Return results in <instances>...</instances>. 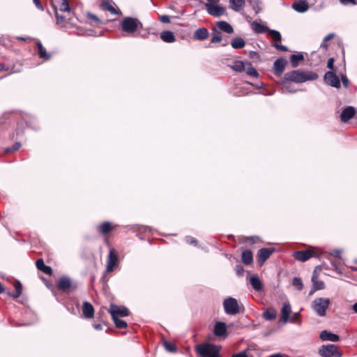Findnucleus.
<instances>
[{"label": "nucleus", "mask_w": 357, "mask_h": 357, "mask_svg": "<svg viewBox=\"0 0 357 357\" xmlns=\"http://www.w3.org/2000/svg\"><path fill=\"white\" fill-rule=\"evenodd\" d=\"M284 77L286 81L303 83L307 81L315 80L318 78V75L312 71L303 72L296 70L286 73Z\"/></svg>", "instance_id": "obj_1"}, {"label": "nucleus", "mask_w": 357, "mask_h": 357, "mask_svg": "<svg viewBox=\"0 0 357 357\" xmlns=\"http://www.w3.org/2000/svg\"><path fill=\"white\" fill-rule=\"evenodd\" d=\"M196 349L202 357H220L219 354L220 347L214 344H200Z\"/></svg>", "instance_id": "obj_2"}, {"label": "nucleus", "mask_w": 357, "mask_h": 357, "mask_svg": "<svg viewBox=\"0 0 357 357\" xmlns=\"http://www.w3.org/2000/svg\"><path fill=\"white\" fill-rule=\"evenodd\" d=\"M330 303L331 300L328 298H317L312 302L311 307L318 316L324 317Z\"/></svg>", "instance_id": "obj_3"}, {"label": "nucleus", "mask_w": 357, "mask_h": 357, "mask_svg": "<svg viewBox=\"0 0 357 357\" xmlns=\"http://www.w3.org/2000/svg\"><path fill=\"white\" fill-rule=\"evenodd\" d=\"M121 26L124 32L132 34L141 27L142 24L137 18L126 17L121 21Z\"/></svg>", "instance_id": "obj_4"}, {"label": "nucleus", "mask_w": 357, "mask_h": 357, "mask_svg": "<svg viewBox=\"0 0 357 357\" xmlns=\"http://www.w3.org/2000/svg\"><path fill=\"white\" fill-rule=\"evenodd\" d=\"M223 306L225 313L229 315H235L243 310V307L232 297L226 298L223 302Z\"/></svg>", "instance_id": "obj_5"}, {"label": "nucleus", "mask_w": 357, "mask_h": 357, "mask_svg": "<svg viewBox=\"0 0 357 357\" xmlns=\"http://www.w3.org/2000/svg\"><path fill=\"white\" fill-rule=\"evenodd\" d=\"M322 357H341L342 354L335 344L323 345L319 350Z\"/></svg>", "instance_id": "obj_6"}, {"label": "nucleus", "mask_w": 357, "mask_h": 357, "mask_svg": "<svg viewBox=\"0 0 357 357\" xmlns=\"http://www.w3.org/2000/svg\"><path fill=\"white\" fill-rule=\"evenodd\" d=\"M205 7L207 12L213 17H220L225 13V8L218 3H206Z\"/></svg>", "instance_id": "obj_7"}, {"label": "nucleus", "mask_w": 357, "mask_h": 357, "mask_svg": "<svg viewBox=\"0 0 357 357\" xmlns=\"http://www.w3.org/2000/svg\"><path fill=\"white\" fill-rule=\"evenodd\" d=\"M112 318H119L124 317L129 315V311L128 308L123 306H117L115 305H111L110 309L109 310Z\"/></svg>", "instance_id": "obj_8"}, {"label": "nucleus", "mask_w": 357, "mask_h": 357, "mask_svg": "<svg viewBox=\"0 0 357 357\" xmlns=\"http://www.w3.org/2000/svg\"><path fill=\"white\" fill-rule=\"evenodd\" d=\"M118 261V255L117 252L114 249H111L109 250L107 260V266L106 271L109 273L114 270V266L117 264Z\"/></svg>", "instance_id": "obj_9"}, {"label": "nucleus", "mask_w": 357, "mask_h": 357, "mask_svg": "<svg viewBox=\"0 0 357 357\" xmlns=\"http://www.w3.org/2000/svg\"><path fill=\"white\" fill-rule=\"evenodd\" d=\"M325 82L330 86L340 88V81L339 77L332 71L327 72L324 75Z\"/></svg>", "instance_id": "obj_10"}, {"label": "nucleus", "mask_w": 357, "mask_h": 357, "mask_svg": "<svg viewBox=\"0 0 357 357\" xmlns=\"http://www.w3.org/2000/svg\"><path fill=\"white\" fill-rule=\"evenodd\" d=\"M314 255V252L312 250H307L303 251L295 252L293 255L294 257L300 261H306Z\"/></svg>", "instance_id": "obj_11"}, {"label": "nucleus", "mask_w": 357, "mask_h": 357, "mask_svg": "<svg viewBox=\"0 0 357 357\" xmlns=\"http://www.w3.org/2000/svg\"><path fill=\"white\" fill-rule=\"evenodd\" d=\"M356 114V109L352 106H347L342 110L340 114V119L343 122H347Z\"/></svg>", "instance_id": "obj_12"}, {"label": "nucleus", "mask_w": 357, "mask_h": 357, "mask_svg": "<svg viewBox=\"0 0 357 357\" xmlns=\"http://www.w3.org/2000/svg\"><path fill=\"white\" fill-rule=\"evenodd\" d=\"M292 8L298 13H305L309 9L306 0H296L292 4Z\"/></svg>", "instance_id": "obj_13"}, {"label": "nucleus", "mask_w": 357, "mask_h": 357, "mask_svg": "<svg viewBox=\"0 0 357 357\" xmlns=\"http://www.w3.org/2000/svg\"><path fill=\"white\" fill-rule=\"evenodd\" d=\"M291 312V307L289 302L283 303L281 309V318L280 321L283 323L289 321V317Z\"/></svg>", "instance_id": "obj_14"}, {"label": "nucleus", "mask_w": 357, "mask_h": 357, "mask_svg": "<svg viewBox=\"0 0 357 357\" xmlns=\"http://www.w3.org/2000/svg\"><path fill=\"white\" fill-rule=\"evenodd\" d=\"M319 337L322 341H330L336 342L340 340V337L337 335L329 332L328 331H321L319 335Z\"/></svg>", "instance_id": "obj_15"}, {"label": "nucleus", "mask_w": 357, "mask_h": 357, "mask_svg": "<svg viewBox=\"0 0 357 357\" xmlns=\"http://www.w3.org/2000/svg\"><path fill=\"white\" fill-rule=\"evenodd\" d=\"M273 248H261L258 251V261L259 263L263 264L267 260L271 254L273 252Z\"/></svg>", "instance_id": "obj_16"}, {"label": "nucleus", "mask_w": 357, "mask_h": 357, "mask_svg": "<svg viewBox=\"0 0 357 357\" xmlns=\"http://www.w3.org/2000/svg\"><path fill=\"white\" fill-rule=\"evenodd\" d=\"M287 63V62L284 59L281 58L277 59L273 64L275 74L280 75L283 73Z\"/></svg>", "instance_id": "obj_17"}, {"label": "nucleus", "mask_w": 357, "mask_h": 357, "mask_svg": "<svg viewBox=\"0 0 357 357\" xmlns=\"http://www.w3.org/2000/svg\"><path fill=\"white\" fill-rule=\"evenodd\" d=\"M214 334L217 337L225 336L227 334V326L225 323L218 321L214 326Z\"/></svg>", "instance_id": "obj_18"}, {"label": "nucleus", "mask_w": 357, "mask_h": 357, "mask_svg": "<svg viewBox=\"0 0 357 357\" xmlns=\"http://www.w3.org/2000/svg\"><path fill=\"white\" fill-rule=\"evenodd\" d=\"M83 315L87 318L91 319L94 314V308L93 305L88 301H84L82 306Z\"/></svg>", "instance_id": "obj_19"}, {"label": "nucleus", "mask_w": 357, "mask_h": 357, "mask_svg": "<svg viewBox=\"0 0 357 357\" xmlns=\"http://www.w3.org/2000/svg\"><path fill=\"white\" fill-rule=\"evenodd\" d=\"M208 36L209 32L206 28H199L194 32L193 34L194 38L198 40H204L207 39Z\"/></svg>", "instance_id": "obj_20"}, {"label": "nucleus", "mask_w": 357, "mask_h": 357, "mask_svg": "<svg viewBox=\"0 0 357 357\" xmlns=\"http://www.w3.org/2000/svg\"><path fill=\"white\" fill-rule=\"evenodd\" d=\"M100 8L102 10L109 11L114 15L118 13L117 10L115 8V3L112 1H103L100 4Z\"/></svg>", "instance_id": "obj_21"}, {"label": "nucleus", "mask_w": 357, "mask_h": 357, "mask_svg": "<svg viewBox=\"0 0 357 357\" xmlns=\"http://www.w3.org/2000/svg\"><path fill=\"white\" fill-rule=\"evenodd\" d=\"M97 229L100 234L106 235L114 229V226L109 222H104L99 225Z\"/></svg>", "instance_id": "obj_22"}, {"label": "nucleus", "mask_w": 357, "mask_h": 357, "mask_svg": "<svg viewBox=\"0 0 357 357\" xmlns=\"http://www.w3.org/2000/svg\"><path fill=\"white\" fill-rule=\"evenodd\" d=\"M216 26L220 30H221L227 33H232L234 32L233 27L231 26L230 24H229L228 22H227L225 21L217 22Z\"/></svg>", "instance_id": "obj_23"}, {"label": "nucleus", "mask_w": 357, "mask_h": 357, "mask_svg": "<svg viewBox=\"0 0 357 357\" xmlns=\"http://www.w3.org/2000/svg\"><path fill=\"white\" fill-rule=\"evenodd\" d=\"M160 38L162 41L168 43H173L176 40L174 33L171 31H164L160 33Z\"/></svg>", "instance_id": "obj_24"}, {"label": "nucleus", "mask_w": 357, "mask_h": 357, "mask_svg": "<svg viewBox=\"0 0 357 357\" xmlns=\"http://www.w3.org/2000/svg\"><path fill=\"white\" fill-rule=\"evenodd\" d=\"M58 288L60 290L65 291L68 289L71 285V281L70 278L67 277H61L58 281Z\"/></svg>", "instance_id": "obj_25"}, {"label": "nucleus", "mask_w": 357, "mask_h": 357, "mask_svg": "<svg viewBox=\"0 0 357 357\" xmlns=\"http://www.w3.org/2000/svg\"><path fill=\"white\" fill-rule=\"evenodd\" d=\"M36 45L38 49V54L41 59L49 60L51 58V54L47 53L45 48L43 46L40 41H37Z\"/></svg>", "instance_id": "obj_26"}, {"label": "nucleus", "mask_w": 357, "mask_h": 357, "mask_svg": "<svg viewBox=\"0 0 357 357\" xmlns=\"http://www.w3.org/2000/svg\"><path fill=\"white\" fill-rule=\"evenodd\" d=\"M250 284L255 291H261L263 289V284L258 276L254 275L250 278Z\"/></svg>", "instance_id": "obj_27"}, {"label": "nucleus", "mask_w": 357, "mask_h": 357, "mask_svg": "<svg viewBox=\"0 0 357 357\" xmlns=\"http://www.w3.org/2000/svg\"><path fill=\"white\" fill-rule=\"evenodd\" d=\"M230 7L234 11H240L245 6V0H229Z\"/></svg>", "instance_id": "obj_28"}, {"label": "nucleus", "mask_w": 357, "mask_h": 357, "mask_svg": "<svg viewBox=\"0 0 357 357\" xmlns=\"http://www.w3.org/2000/svg\"><path fill=\"white\" fill-rule=\"evenodd\" d=\"M36 265L38 270L44 272L45 273L48 275L52 273L51 267L46 266L42 259H38L36 262Z\"/></svg>", "instance_id": "obj_29"}, {"label": "nucleus", "mask_w": 357, "mask_h": 357, "mask_svg": "<svg viewBox=\"0 0 357 357\" xmlns=\"http://www.w3.org/2000/svg\"><path fill=\"white\" fill-rule=\"evenodd\" d=\"M251 26L253 31L258 33H262L268 31V28L266 25L256 21L252 22Z\"/></svg>", "instance_id": "obj_30"}, {"label": "nucleus", "mask_w": 357, "mask_h": 357, "mask_svg": "<svg viewBox=\"0 0 357 357\" xmlns=\"http://www.w3.org/2000/svg\"><path fill=\"white\" fill-rule=\"evenodd\" d=\"M231 45L234 49H241L245 47V42L241 37H236L231 40Z\"/></svg>", "instance_id": "obj_31"}, {"label": "nucleus", "mask_w": 357, "mask_h": 357, "mask_svg": "<svg viewBox=\"0 0 357 357\" xmlns=\"http://www.w3.org/2000/svg\"><path fill=\"white\" fill-rule=\"evenodd\" d=\"M252 261H253L252 252L249 250H244L242 252V261L245 264L249 265L252 262Z\"/></svg>", "instance_id": "obj_32"}, {"label": "nucleus", "mask_w": 357, "mask_h": 357, "mask_svg": "<svg viewBox=\"0 0 357 357\" xmlns=\"http://www.w3.org/2000/svg\"><path fill=\"white\" fill-rule=\"evenodd\" d=\"M312 281L313 283V288L310 291V294L317 290L323 289L324 288V283L322 281L317 280L316 276L314 275L312 278Z\"/></svg>", "instance_id": "obj_33"}, {"label": "nucleus", "mask_w": 357, "mask_h": 357, "mask_svg": "<svg viewBox=\"0 0 357 357\" xmlns=\"http://www.w3.org/2000/svg\"><path fill=\"white\" fill-rule=\"evenodd\" d=\"M304 60V56L302 54H292L290 56V61L293 67H296L298 63Z\"/></svg>", "instance_id": "obj_34"}, {"label": "nucleus", "mask_w": 357, "mask_h": 357, "mask_svg": "<svg viewBox=\"0 0 357 357\" xmlns=\"http://www.w3.org/2000/svg\"><path fill=\"white\" fill-rule=\"evenodd\" d=\"M276 317V312L273 309H268L264 312V318L266 320L271 321Z\"/></svg>", "instance_id": "obj_35"}, {"label": "nucleus", "mask_w": 357, "mask_h": 357, "mask_svg": "<svg viewBox=\"0 0 357 357\" xmlns=\"http://www.w3.org/2000/svg\"><path fill=\"white\" fill-rule=\"evenodd\" d=\"M268 35L271 36V38L273 40H274L277 42L281 41L282 36L279 31H278L276 30H273V29H268Z\"/></svg>", "instance_id": "obj_36"}, {"label": "nucleus", "mask_w": 357, "mask_h": 357, "mask_svg": "<svg viewBox=\"0 0 357 357\" xmlns=\"http://www.w3.org/2000/svg\"><path fill=\"white\" fill-rule=\"evenodd\" d=\"M231 68L237 72H242L245 69V64L241 61H236L231 66Z\"/></svg>", "instance_id": "obj_37"}, {"label": "nucleus", "mask_w": 357, "mask_h": 357, "mask_svg": "<svg viewBox=\"0 0 357 357\" xmlns=\"http://www.w3.org/2000/svg\"><path fill=\"white\" fill-rule=\"evenodd\" d=\"M59 10L68 13L70 11V8L67 0H60Z\"/></svg>", "instance_id": "obj_38"}, {"label": "nucleus", "mask_w": 357, "mask_h": 357, "mask_svg": "<svg viewBox=\"0 0 357 357\" xmlns=\"http://www.w3.org/2000/svg\"><path fill=\"white\" fill-rule=\"evenodd\" d=\"M222 40V34L215 29H213V36L211 38V43L220 42Z\"/></svg>", "instance_id": "obj_39"}, {"label": "nucleus", "mask_w": 357, "mask_h": 357, "mask_svg": "<svg viewBox=\"0 0 357 357\" xmlns=\"http://www.w3.org/2000/svg\"><path fill=\"white\" fill-rule=\"evenodd\" d=\"M248 67L246 68V73L248 75L257 77L259 76V73H257V70L252 66L251 63H248Z\"/></svg>", "instance_id": "obj_40"}, {"label": "nucleus", "mask_w": 357, "mask_h": 357, "mask_svg": "<svg viewBox=\"0 0 357 357\" xmlns=\"http://www.w3.org/2000/svg\"><path fill=\"white\" fill-rule=\"evenodd\" d=\"M15 293H13L11 294V296L15 298H17L18 297H20V296L22 294V284L19 282H17L15 285Z\"/></svg>", "instance_id": "obj_41"}, {"label": "nucleus", "mask_w": 357, "mask_h": 357, "mask_svg": "<svg viewBox=\"0 0 357 357\" xmlns=\"http://www.w3.org/2000/svg\"><path fill=\"white\" fill-rule=\"evenodd\" d=\"M335 37V34L331 33H329L326 36L324 37V38L323 39V41L322 43H321V45L320 47L324 49V50H326L328 48V45H327V43L329 40Z\"/></svg>", "instance_id": "obj_42"}, {"label": "nucleus", "mask_w": 357, "mask_h": 357, "mask_svg": "<svg viewBox=\"0 0 357 357\" xmlns=\"http://www.w3.org/2000/svg\"><path fill=\"white\" fill-rule=\"evenodd\" d=\"M112 319L115 324V326L119 328H125L128 326L125 321L120 319L119 318H112Z\"/></svg>", "instance_id": "obj_43"}, {"label": "nucleus", "mask_w": 357, "mask_h": 357, "mask_svg": "<svg viewBox=\"0 0 357 357\" xmlns=\"http://www.w3.org/2000/svg\"><path fill=\"white\" fill-rule=\"evenodd\" d=\"M296 90H293L291 88V84L289 83H284L282 88H281V92L282 93H295Z\"/></svg>", "instance_id": "obj_44"}, {"label": "nucleus", "mask_w": 357, "mask_h": 357, "mask_svg": "<svg viewBox=\"0 0 357 357\" xmlns=\"http://www.w3.org/2000/svg\"><path fill=\"white\" fill-rule=\"evenodd\" d=\"M163 347L169 352H175L176 351V347L168 341L163 342Z\"/></svg>", "instance_id": "obj_45"}, {"label": "nucleus", "mask_w": 357, "mask_h": 357, "mask_svg": "<svg viewBox=\"0 0 357 357\" xmlns=\"http://www.w3.org/2000/svg\"><path fill=\"white\" fill-rule=\"evenodd\" d=\"M292 284L299 291L303 287L302 280L300 278H294L292 280Z\"/></svg>", "instance_id": "obj_46"}, {"label": "nucleus", "mask_w": 357, "mask_h": 357, "mask_svg": "<svg viewBox=\"0 0 357 357\" xmlns=\"http://www.w3.org/2000/svg\"><path fill=\"white\" fill-rule=\"evenodd\" d=\"M87 17L89 20L93 21L91 22L92 25H98L101 22V20L96 15L93 13H88Z\"/></svg>", "instance_id": "obj_47"}, {"label": "nucleus", "mask_w": 357, "mask_h": 357, "mask_svg": "<svg viewBox=\"0 0 357 357\" xmlns=\"http://www.w3.org/2000/svg\"><path fill=\"white\" fill-rule=\"evenodd\" d=\"M55 16H56L57 24H62L64 22L65 17L63 15H59L58 13L56 8H55Z\"/></svg>", "instance_id": "obj_48"}, {"label": "nucleus", "mask_w": 357, "mask_h": 357, "mask_svg": "<svg viewBox=\"0 0 357 357\" xmlns=\"http://www.w3.org/2000/svg\"><path fill=\"white\" fill-rule=\"evenodd\" d=\"M300 312H295L291 317H289V321L291 323H297L300 317Z\"/></svg>", "instance_id": "obj_49"}, {"label": "nucleus", "mask_w": 357, "mask_h": 357, "mask_svg": "<svg viewBox=\"0 0 357 357\" xmlns=\"http://www.w3.org/2000/svg\"><path fill=\"white\" fill-rule=\"evenodd\" d=\"M339 1L344 6L356 5L357 4V2L356 0H339Z\"/></svg>", "instance_id": "obj_50"}, {"label": "nucleus", "mask_w": 357, "mask_h": 357, "mask_svg": "<svg viewBox=\"0 0 357 357\" xmlns=\"http://www.w3.org/2000/svg\"><path fill=\"white\" fill-rule=\"evenodd\" d=\"M21 146V144L20 142H16L11 148H8L7 149L8 152L10 151H17Z\"/></svg>", "instance_id": "obj_51"}, {"label": "nucleus", "mask_w": 357, "mask_h": 357, "mask_svg": "<svg viewBox=\"0 0 357 357\" xmlns=\"http://www.w3.org/2000/svg\"><path fill=\"white\" fill-rule=\"evenodd\" d=\"M235 270H236V274L238 275H243V273L244 272V268L241 265H236Z\"/></svg>", "instance_id": "obj_52"}, {"label": "nucleus", "mask_w": 357, "mask_h": 357, "mask_svg": "<svg viewBox=\"0 0 357 357\" xmlns=\"http://www.w3.org/2000/svg\"><path fill=\"white\" fill-rule=\"evenodd\" d=\"M277 50H279L282 52H287L288 51V48L287 47L284 46V45H280V44H275L273 45Z\"/></svg>", "instance_id": "obj_53"}, {"label": "nucleus", "mask_w": 357, "mask_h": 357, "mask_svg": "<svg viewBox=\"0 0 357 357\" xmlns=\"http://www.w3.org/2000/svg\"><path fill=\"white\" fill-rule=\"evenodd\" d=\"M159 20L162 23H169L170 22L169 17L167 15H161Z\"/></svg>", "instance_id": "obj_54"}, {"label": "nucleus", "mask_w": 357, "mask_h": 357, "mask_svg": "<svg viewBox=\"0 0 357 357\" xmlns=\"http://www.w3.org/2000/svg\"><path fill=\"white\" fill-rule=\"evenodd\" d=\"M33 3L36 5V6L40 10H43V6L42 3H40V0H33Z\"/></svg>", "instance_id": "obj_55"}, {"label": "nucleus", "mask_w": 357, "mask_h": 357, "mask_svg": "<svg viewBox=\"0 0 357 357\" xmlns=\"http://www.w3.org/2000/svg\"><path fill=\"white\" fill-rule=\"evenodd\" d=\"M341 253H342V252L340 250H335L331 252V255L335 257L340 258Z\"/></svg>", "instance_id": "obj_56"}, {"label": "nucleus", "mask_w": 357, "mask_h": 357, "mask_svg": "<svg viewBox=\"0 0 357 357\" xmlns=\"http://www.w3.org/2000/svg\"><path fill=\"white\" fill-rule=\"evenodd\" d=\"M333 63H334V59L330 58L327 62V67L331 70L333 69V67H334Z\"/></svg>", "instance_id": "obj_57"}, {"label": "nucleus", "mask_w": 357, "mask_h": 357, "mask_svg": "<svg viewBox=\"0 0 357 357\" xmlns=\"http://www.w3.org/2000/svg\"><path fill=\"white\" fill-rule=\"evenodd\" d=\"M342 84H343L344 86L347 88L349 86V79H347V77L345 75H343L342 77Z\"/></svg>", "instance_id": "obj_58"}, {"label": "nucleus", "mask_w": 357, "mask_h": 357, "mask_svg": "<svg viewBox=\"0 0 357 357\" xmlns=\"http://www.w3.org/2000/svg\"><path fill=\"white\" fill-rule=\"evenodd\" d=\"M186 241L190 244H196L197 243V241L193 237H191V236H187Z\"/></svg>", "instance_id": "obj_59"}, {"label": "nucleus", "mask_w": 357, "mask_h": 357, "mask_svg": "<svg viewBox=\"0 0 357 357\" xmlns=\"http://www.w3.org/2000/svg\"><path fill=\"white\" fill-rule=\"evenodd\" d=\"M232 357H248L245 351H241L238 354H234Z\"/></svg>", "instance_id": "obj_60"}, {"label": "nucleus", "mask_w": 357, "mask_h": 357, "mask_svg": "<svg viewBox=\"0 0 357 357\" xmlns=\"http://www.w3.org/2000/svg\"><path fill=\"white\" fill-rule=\"evenodd\" d=\"M8 68L5 66L4 63H0V72L4 70H8Z\"/></svg>", "instance_id": "obj_61"}, {"label": "nucleus", "mask_w": 357, "mask_h": 357, "mask_svg": "<svg viewBox=\"0 0 357 357\" xmlns=\"http://www.w3.org/2000/svg\"><path fill=\"white\" fill-rule=\"evenodd\" d=\"M93 327L96 330H102V326L100 324H96L93 325Z\"/></svg>", "instance_id": "obj_62"}, {"label": "nucleus", "mask_w": 357, "mask_h": 357, "mask_svg": "<svg viewBox=\"0 0 357 357\" xmlns=\"http://www.w3.org/2000/svg\"><path fill=\"white\" fill-rule=\"evenodd\" d=\"M208 3H218L220 0H207Z\"/></svg>", "instance_id": "obj_63"}, {"label": "nucleus", "mask_w": 357, "mask_h": 357, "mask_svg": "<svg viewBox=\"0 0 357 357\" xmlns=\"http://www.w3.org/2000/svg\"><path fill=\"white\" fill-rule=\"evenodd\" d=\"M353 310L357 313V303L353 305Z\"/></svg>", "instance_id": "obj_64"}]
</instances>
